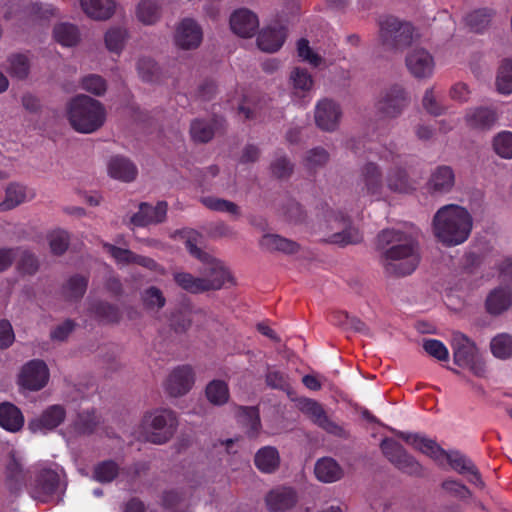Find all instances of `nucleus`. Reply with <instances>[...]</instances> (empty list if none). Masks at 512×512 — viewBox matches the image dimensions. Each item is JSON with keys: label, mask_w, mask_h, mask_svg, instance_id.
<instances>
[{"label": "nucleus", "mask_w": 512, "mask_h": 512, "mask_svg": "<svg viewBox=\"0 0 512 512\" xmlns=\"http://www.w3.org/2000/svg\"><path fill=\"white\" fill-rule=\"evenodd\" d=\"M377 248L382 251L383 266L388 274L406 276L414 272L419 264L417 242L403 230H382L377 236Z\"/></svg>", "instance_id": "obj_1"}, {"label": "nucleus", "mask_w": 512, "mask_h": 512, "mask_svg": "<svg viewBox=\"0 0 512 512\" xmlns=\"http://www.w3.org/2000/svg\"><path fill=\"white\" fill-rule=\"evenodd\" d=\"M473 219L467 209L456 204L441 207L432 220L435 238L446 247L464 243L470 236Z\"/></svg>", "instance_id": "obj_2"}, {"label": "nucleus", "mask_w": 512, "mask_h": 512, "mask_svg": "<svg viewBox=\"0 0 512 512\" xmlns=\"http://www.w3.org/2000/svg\"><path fill=\"white\" fill-rule=\"evenodd\" d=\"M66 115L71 127L84 134L97 131L106 120V110L102 103L87 95L72 98L66 106Z\"/></svg>", "instance_id": "obj_3"}, {"label": "nucleus", "mask_w": 512, "mask_h": 512, "mask_svg": "<svg viewBox=\"0 0 512 512\" xmlns=\"http://www.w3.org/2000/svg\"><path fill=\"white\" fill-rule=\"evenodd\" d=\"M379 39L385 49L402 51L414 41V27L394 16H385L379 20Z\"/></svg>", "instance_id": "obj_4"}, {"label": "nucleus", "mask_w": 512, "mask_h": 512, "mask_svg": "<svg viewBox=\"0 0 512 512\" xmlns=\"http://www.w3.org/2000/svg\"><path fill=\"white\" fill-rule=\"evenodd\" d=\"M175 413L169 409H157L147 413L142 421L145 439L153 444H164L174 435L177 428Z\"/></svg>", "instance_id": "obj_5"}, {"label": "nucleus", "mask_w": 512, "mask_h": 512, "mask_svg": "<svg viewBox=\"0 0 512 512\" xmlns=\"http://www.w3.org/2000/svg\"><path fill=\"white\" fill-rule=\"evenodd\" d=\"M196 236L197 234L193 233V236H190L186 240V249L193 257L199 259L201 262L204 263L205 268L202 270V279L209 285H215V287H209L207 291L219 290L224 286V284L227 281L230 280V273L221 261L213 258L212 256H210L209 254H207L206 252L202 251L200 248L197 247L195 243Z\"/></svg>", "instance_id": "obj_6"}, {"label": "nucleus", "mask_w": 512, "mask_h": 512, "mask_svg": "<svg viewBox=\"0 0 512 512\" xmlns=\"http://www.w3.org/2000/svg\"><path fill=\"white\" fill-rule=\"evenodd\" d=\"M385 457L400 471L412 475L422 476V465L403 446L393 439L385 438L380 444Z\"/></svg>", "instance_id": "obj_7"}, {"label": "nucleus", "mask_w": 512, "mask_h": 512, "mask_svg": "<svg viewBox=\"0 0 512 512\" xmlns=\"http://www.w3.org/2000/svg\"><path fill=\"white\" fill-rule=\"evenodd\" d=\"M381 158L393 163L385 177V192L389 191L396 194L412 193L416 189L415 182L408 175L406 169L398 165L399 155L389 151L381 155Z\"/></svg>", "instance_id": "obj_8"}, {"label": "nucleus", "mask_w": 512, "mask_h": 512, "mask_svg": "<svg viewBox=\"0 0 512 512\" xmlns=\"http://www.w3.org/2000/svg\"><path fill=\"white\" fill-rule=\"evenodd\" d=\"M60 486V474L56 470L43 468L30 483L29 494L33 499L46 503L59 491Z\"/></svg>", "instance_id": "obj_9"}, {"label": "nucleus", "mask_w": 512, "mask_h": 512, "mask_svg": "<svg viewBox=\"0 0 512 512\" xmlns=\"http://www.w3.org/2000/svg\"><path fill=\"white\" fill-rule=\"evenodd\" d=\"M331 230L334 232L329 236V242L346 246L360 243L363 239L360 231L350 224V220L342 212H331L327 216Z\"/></svg>", "instance_id": "obj_10"}, {"label": "nucleus", "mask_w": 512, "mask_h": 512, "mask_svg": "<svg viewBox=\"0 0 512 512\" xmlns=\"http://www.w3.org/2000/svg\"><path fill=\"white\" fill-rule=\"evenodd\" d=\"M358 186L363 195L374 200L385 198V181L380 167L374 162L364 164L359 173Z\"/></svg>", "instance_id": "obj_11"}, {"label": "nucleus", "mask_w": 512, "mask_h": 512, "mask_svg": "<svg viewBox=\"0 0 512 512\" xmlns=\"http://www.w3.org/2000/svg\"><path fill=\"white\" fill-rule=\"evenodd\" d=\"M408 102L405 90L399 85H394L381 92L375 108L380 116L395 118L402 113Z\"/></svg>", "instance_id": "obj_12"}, {"label": "nucleus", "mask_w": 512, "mask_h": 512, "mask_svg": "<svg viewBox=\"0 0 512 512\" xmlns=\"http://www.w3.org/2000/svg\"><path fill=\"white\" fill-rule=\"evenodd\" d=\"M300 410L325 432L340 438H347L349 436L343 426L334 422L327 416L322 405L317 401L312 399L300 401Z\"/></svg>", "instance_id": "obj_13"}, {"label": "nucleus", "mask_w": 512, "mask_h": 512, "mask_svg": "<svg viewBox=\"0 0 512 512\" xmlns=\"http://www.w3.org/2000/svg\"><path fill=\"white\" fill-rule=\"evenodd\" d=\"M194 382L193 369L189 365H181L169 373L164 382V389L171 397H181L192 389Z\"/></svg>", "instance_id": "obj_14"}, {"label": "nucleus", "mask_w": 512, "mask_h": 512, "mask_svg": "<svg viewBox=\"0 0 512 512\" xmlns=\"http://www.w3.org/2000/svg\"><path fill=\"white\" fill-rule=\"evenodd\" d=\"M49 370L42 360H31L25 364L19 374L18 383L21 387L38 391L48 382Z\"/></svg>", "instance_id": "obj_15"}, {"label": "nucleus", "mask_w": 512, "mask_h": 512, "mask_svg": "<svg viewBox=\"0 0 512 512\" xmlns=\"http://www.w3.org/2000/svg\"><path fill=\"white\" fill-rule=\"evenodd\" d=\"M203 38L201 27L190 18L183 19L176 27L174 42L177 47L190 50L197 48Z\"/></svg>", "instance_id": "obj_16"}, {"label": "nucleus", "mask_w": 512, "mask_h": 512, "mask_svg": "<svg viewBox=\"0 0 512 512\" xmlns=\"http://www.w3.org/2000/svg\"><path fill=\"white\" fill-rule=\"evenodd\" d=\"M167 210L166 201H159L155 206L143 202L139 205V211L131 217L130 221L137 227L159 224L165 221Z\"/></svg>", "instance_id": "obj_17"}, {"label": "nucleus", "mask_w": 512, "mask_h": 512, "mask_svg": "<svg viewBox=\"0 0 512 512\" xmlns=\"http://www.w3.org/2000/svg\"><path fill=\"white\" fill-rule=\"evenodd\" d=\"M397 435L415 450L429 456L436 462L441 463L444 460L446 451L435 440L418 433L398 432Z\"/></svg>", "instance_id": "obj_18"}, {"label": "nucleus", "mask_w": 512, "mask_h": 512, "mask_svg": "<svg viewBox=\"0 0 512 512\" xmlns=\"http://www.w3.org/2000/svg\"><path fill=\"white\" fill-rule=\"evenodd\" d=\"M406 66L410 73L416 78H428L434 71V59L425 49H413L406 56Z\"/></svg>", "instance_id": "obj_19"}, {"label": "nucleus", "mask_w": 512, "mask_h": 512, "mask_svg": "<svg viewBox=\"0 0 512 512\" xmlns=\"http://www.w3.org/2000/svg\"><path fill=\"white\" fill-rule=\"evenodd\" d=\"M341 118L339 105L329 99L319 101L315 109L316 125L325 131H333L338 127Z\"/></svg>", "instance_id": "obj_20"}, {"label": "nucleus", "mask_w": 512, "mask_h": 512, "mask_svg": "<svg viewBox=\"0 0 512 512\" xmlns=\"http://www.w3.org/2000/svg\"><path fill=\"white\" fill-rule=\"evenodd\" d=\"M232 31L243 37H252L259 27L258 17L248 9L236 10L230 17Z\"/></svg>", "instance_id": "obj_21"}, {"label": "nucleus", "mask_w": 512, "mask_h": 512, "mask_svg": "<svg viewBox=\"0 0 512 512\" xmlns=\"http://www.w3.org/2000/svg\"><path fill=\"white\" fill-rule=\"evenodd\" d=\"M451 346L454 363L460 367L471 362L478 355L475 343L461 332L453 333Z\"/></svg>", "instance_id": "obj_22"}, {"label": "nucleus", "mask_w": 512, "mask_h": 512, "mask_svg": "<svg viewBox=\"0 0 512 512\" xmlns=\"http://www.w3.org/2000/svg\"><path fill=\"white\" fill-rule=\"evenodd\" d=\"M444 459L448 461L451 468L461 475H468L469 481L474 485H482L480 473L473 462L459 451H446Z\"/></svg>", "instance_id": "obj_23"}, {"label": "nucleus", "mask_w": 512, "mask_h": 512, "mask_svg": "<svg viewBox=\"0 0 512 512\" xmlns=\"http://www.w3.org/2000/svg\"><path fill=\"white\" fill-rule=\"evenodd\" d=\"M297 501V493L290 487H278L266 496V504L271 512H285L294 507Z\"/></svg>", "instance_id": "obj_24"}, {"label": "nucleus", "mask_w": 512, "mask_h": 512, "mask_svg": "<svg viewBox=\"0 0 512 512\" xmlns=\"http://www.w3.org/2000/svg\"><path fill=\"white\" fill-rule=\"evenodd\" d=\"M455 184V175L451 167L443 165L433 170L427 182V189L431 193H448Z\"/></svg>", "instance_id": "obj_25"}, {"label": "nucleus", "mask_w": 512, "mask_h": 512, "mask_svg": "<svg viewBox=\"0 0 512 512\" xmlns=\"http://www.w3.org/2000/svg\"><path fill=\"white\" fill-rule=\"evenodd\" d=\"M467 124L474 129L489 130L497 122L498 115L495 110L487 107L471 109L465 116Z\"/></svg>", "instance_id": "obj_26"}, {"label": "nucleus", "mask_w": 512, "mask_h": 512, "mask_svg": "<svg viewBox=\"0 0 512 512\" xmlns=\"http://www.w3.org/2000/svg\"><path fill=\"white\" fill-rule=\"evenodd\" d=\"M24 425L21 410L10 402L0 404V426L8 432H18Z\"/></svg>", "instance_id": "obj_27"}, {"label": "nucleus", "mask_w": 512, "mask_h": 512, "mask_svg": "<svg viewBox=\"0 0 512 512\" xmlns=\"http://www.w3.org/2000/svg\"><path fill=\"white\" fill-rule=\"evenodd\" d=\"M285 38L286 33L282 26L269 27L260 32L257 38V45L262 51L272 53L282 47Z\"/></svg>", "instance_id": "obj_28"}, {"label": "nucleus", "mask_w": 512, "mask_h": 512, "mask_svg": "<svg viewBox=\"0 0 512 512\" xmlns=\"http://www.w3.org/2000/svg\"><path fill=\"white\" fill-rule=\"evenodd\" d=\"M512 305V292L508 288L499 287L492 290L485 302L489 314L497 316L505 312Z\"/></svg>", "instance_id": "obj_29"}, {"label": "nucleus", "mask_w": 512, "mask_h": 512, "mask_svg": "<svg viewBox=\"0 0 512 512\" xmlns=\"http://www.w3.org/2000/svg\"><path fill=\"white\" fill-rule=\"evenodd\" d=\"M254 464L262 473H274L280 466L278 450L273 446L260 448L255 454Z\"/></svg>", "instance_id": "obj_30"}, {"label": "nucleus", "mask_w": 512, "mask_h": 512, "mask_svg": "<svg viewBox=\"0 0 512 512\" xmlns=\"http://www.w3.org/2000/svg\"><path fill=\"white\" fill-rule=\"evenodd\" d=\"M316 478L323 483H333L340 480L343 470L340 465L330 457L319 459L314 468Z\"/></svg>", "instance_id": "obj_31"}, {"label": "nucleus", "mask_w": 512, "mask_h": 512, "mask_svg": "<svg viewBox=\"0 0 512 512\" xmlns=\"http://www.w3.org/2000/svg\"><path fill=\"white\" fill-rule=\"evenodd\" d=\"M108 172L112 178L124 182H130L135 179L137 175V168L127 158L114 156L108 163Z\"/></svg>", "instance_id": "obj_32"}, {"label": "nucleus", "mask_w": 512, "mask_h": 512, "mask_svg": "<svg viewBox=\"0 0 512 512\" xmlns=\"http://www.w3.org/2000/svg\"><path fill=\"white\" fill-rule=\"evenodd\" d=\"M84 13L95 20L109 19L115 10L113 0H80Z\"/></svg>", "instance_id": "obj_33"}, {"label": "nucleus", "mask_w": 512, "mask_h": 512, "mask_svg": "<svg viewBox=\"0 0 512 512\" xmlns=\"http://www.w3.org/2000/svg\"><path fill=\"white\" fill-rule=\"evenodd\" d=\"M65 418V410L60 405H53L47 408L41 417L30 424L31 429L36 432L38 430H52L59 426Z\"/></svg>", "instance_id": "obj_34"}, {"label": "nucleus", "mask_w": 512, "mask_h": 512, "mask_svg": "<svg viewBox=\"0 0 512 512\" xmlns=\"http://www.w3.org/2000/svg\"><path fill=\"white\" fill-rule=\"evenodd\" d=\"M173 279L180 288L192 294L203 293L209 287H215L204 282L202 277H195L187 272H176L173 274Z\"/></svg>", "instance_id": "obj_35"}, {"label": "nucleus", "mask_w": 512, "mask_h": 512, "mask_svg": "<svg viewBox=\"0 0 512 512\" xmlns=\"http://www.w3.org/2000/svg\"><path fill=\"white\" fill-rule=\"evenodd\" d=\"M6 72L13 78L26 79L30 72V60L26 54H11L6 61Z\"/></svg>", "instance_id": "obj_36"}, {"label": "nucleus", "mask_w": 512, "mask_h": 512, "mask_svg": "<svg viewBox=\"0 0 512 512\" xmlns=\"http://www.w3.org/2000/svg\"><path fill=\"white\" fill-rule=\"evenodd\" d=\"M238 421L246 428V432L250 437L256 436L261 428L259 411L255 407H238Z\"/></svg>", "instance_id": "obj_37"}, {"label": "nucleus", "mask_w": 512, "mask_h": 512, "mask_svg": "<svg viewBox=\"0 0 512 512\" xmlns=\"http://www.w3.org/2000/svg\"><path fill=\"white\" fill-rule=\"evenodd\" d=\"M260 246L268 251H280L284 253H295L298 244L276 234H266L260 240Z\"/></svg>", "instance_id": "obj_38"}, {"label": "nucleus", "mask_w": 512, "mask_h": 512, "mask_svg": "<svg viewBox=\"0 0 512 512\" xmlns=\"http://www.w3.org/2000/svg\"><path fill=\"white\" fill-rule=\"evenodd\" d=\"M26 201V188L23 185L12 183L5 190V198L0 202V211L12 210Z\"/></svg>", "instance_id": "obj_39"}, {"label": "nucleus", "mask_w": 512, "mask_h": 512, "mask_svg": "<svg viewBox=\"0 0 512 512\" xmlns=\"http://www.w3.org/2000/svg\"><path fill=\"white\" fill-rule=\"evenodd\" d=\"M208 401L215 406L226 404L230 398L228 384L223 380H212L205 390Z\"/></svg>", "instance_id": "obj_40"}, {"label": "nucleus", "mask_w": 512, "mask_h": 512, "mask_svg": "<svg viewBox=\"0 0 512 512\" xmlns=\"http://www.w3.org/2000/svg\"><path fill=\"white\" fill-rule=\"evenodd\" d=\"M137 19L144 25H153L161 17V7L153 0H143L136 8Z\"/></svg>", "instance_id": "obj_41"}, {"label": "nucleus", "mask_w": 512, "mask_h": 512, "mask_svg": "<svg viewBox=\"0 0 512 512\" xmlns=\"http://www.w3.org/2000/svg\"><path fill=\"white\" fill-rule=\"evenodd\" d=\"M493 15L494 12L491 9H477L465 17V22L472 31L481 33L490 26Z\"/></svg>", "instance_id": "obj_42"}, {"label": "nucleus", "mask_w": 512, "mask_h": 512, "mask_svg": "<svg viewBox=\"0 0 512 512\" xmlns=\"http://www.w3.org/2000/svg\"><path fill=\"white\" fill-rule=\"evenodd\" d=\"M55 40L62 46H75L80 40L78 28L69 23H60L53 30Z\"/></svg>", "instance_id": "obj_43"}, {"label": "nucleus", "mask_w": 512, "mask_h": 512, "mask_svg": "<svg viewBox=\"0 0 512 512\" xmlns=\"http://www.w3.org/2000/svg\"><path fill=\"white\" fill-rule=\"evenodd\" d=\"M200 202L207 209L212 211L228 213L236 217L241 215L240 207L236 203L226 199L215 196H205L200 199Z\"/></svg>", "instance_id": "obj_44"}, {"label": "nucleus", "mask_w": 512, "mask_h": 512, "mask_svg": "<svg viewBox=\"0 0 512 512\" xmlns=\"http://www.w3.org/2000/svg\"><path fill=\"white\" fill-rule=\"evenodd\" d=\"M490 349L498 359H509L512 357V335L508 333H500L492 338Z\"/></svg>", "instance_id": "obj_45"}, {"label": "nucleus", "mask_w": 512, "mask_h": 512, "mask_svg": "<svg viewBox=\"0 0 512 512\" xmlns=\"http://www.w3.org/2000/svg\"><path fill=\"white\" fill-rule=\"evenodd\" d=\"M497 91L504 95L512 93V60L504 59L497 72L496 76Z\"/></svg>", "instance_id": "obj_46"}, {"label": "nucleus", "mask_w": 512, "mask_h": 512, "mask_svg": "<svg viewBox=\"0 0 512 512\" xmlns=\"http://www.w3.org/2000/svg\"><path fill=\"white\" fill-rule=\"evenodd\" d=\"M90 311L99 321L105 323H117L120 320L117 307L106 302L93 303Z\"/></svg>", "instance_id": "obj_47"}, {"label": "nucleus", "mask_w": 512, "mask_h": 512, "mask_svg": "<svg viewBox=\"0 0 512 512\" xmlns=\"http://www.w3.org/2000/svg\"><path fill=\"white\" fill-rule=\"evenodd\" d=\"M88 279L84 276L75 275L68 279L63 286V294L69 300H77L86 292Z\"/></svg>", "instance_id": "obj_48"}, {"label": "nucleus", "mask_w": 512, "mask_h": 512, "mask_svg": "<svg viewBox=\"0 0 512 512\" xmlns=\"http://www.w3.org/2000/svg\"><path fill=\"white\" fill-rule=\"evenodd\" d=\"M127 38L126 30L120 27L110 28L105 33V45L106 48L113 53L119 54L123 47L125 40Z\"/></svg>", "instance_id": "obj_49"}, {"label": "nucleus", "mask_w": 512, "mask_h": 512, "mask_svg": "<svg viewBox=\"0 0 512 512\" xmlns=\"http://www.w3.org/2000/svg\"><path fill=\"white\" fill-rule=\"evenodd\" d=\"M118 473L119 467L117 463L112 460L103 461L94 468V478L101 483L113 481Z\"/></svg>", "instance_id": "obj_50"}, {"label": "nucleus", "mask_w": 512, "mask_h": 512, "mask_svg": "<svg viewBox=\"0 0 512 512\" xmlns=\"http://www.w3.org/2000/svg\"><path fill=\"white\" fill-rule=\"evenodd\" d=\"M190 134L195 142L206 143L213 138L214 129L206 121L194 120L190 126Z\"/></svg>", "instance_id": "obj_51"}, {"label": "nucleus", "mask_w": 512, "mask_h": 512, "mask_svg": "<svg viewBox=\"0 0 512 512\" xmlns=\"http://www.w3.org/2000/svg\"><path fill=\"white\" fill-rule=\"evenodd\" d=\"M290 80L293 84L295 93L310 91L313 87L312 76L307 70L302 68H295L290 75Z\"/></svg>", "instance_id": "obj_52"}, {"label": "nucleus", "mask_w": 512, "mask_h": 512, "mask_svg": "<svg viewBox=\"0 0 512 512\" xmlns=\"http://www.w3.org/2000/svg\"><path fill=\"white\" fill-rule=\"evenodd\" d=\"M143 305L148 309H161L166 304V299L162 293V291L155 287L151 286L145 289L141 296Z\"/></svg>", "instance_id": "obj_53"}, {"label": "nucleus", "mask_w": 512, "mask_h": 512, "mask_svg": "<svg viewBox=\"0 0 512 512\" xmlns=\"http://www.w3.org/2000/svg\"><path fill=\"white\" fill-rule=\"evenodd\" d=\"M495 152L502 158H512V132L499 133L493 142Z\"/></svg>", "instance_id": "obj_54"}, {"label": "nucleus", "mask_w": 512, "mask_h": 512, "mask_svg": "<svg viewBox=\"0 0 512 512\" xmlns=\"http://www.w3.org/2000/svg\"><path fill=\"white\" fill-rule=\"evenodd\" d=\"M51 252L55 255L63 254L69 245V235L64 230H55L48 235Z\"/></svg>", "instance_id": "obj_55"}, {"label": "nucleus", "mask_w": 512, "mask_h": 512, "mask_svg": "<svg viewBox=\"0 0 512 512\" xmlns=\"http://www.w3.org/2000/svg\"><path fill=\"white\" fill-rule=\"evenodd\" d=\"M103 248L111 255V257L119 264H132L135 262L136 253L129 249L117 247L113 244L104 242Z\"/></svg>", "instance_id": "obj_56"}, {"label": "nucleus", "mask_w": 512, "mask_h": 512, "mask_svg": "<svg viewBox=\"0 0 512 512\" xmlns=\"http://www.w3.org/2000/svg\"><path fill=\"white\" fill-rule=\"evenodd\" d=\"M424 351L438 361H447L449 359V351L446 346L437 339H425L423 341Z\"/></svg>", "instance_id": "obj_57"}, {"label": "nucleus", "mask_w": 512, "mask_h": 512, "mask_svg": "<svg viewBox=\"0 0 512 512\" xmlns=\"http://www.w3.org/2000/svg\"><path fill=\"white\" fill-rule=\"evenodd\" d=\"M81 87L87 92L100 96L106 92L107 84L100 75L91 74L82 79Z\"/></svg>", "instance_id": "obj_58"}, {"label": "nucleus", "mask_w": 512, "mask_h": 512, "mask_svg": "<svg viewBox=\"0 0 512 512\" xmlns=\"http://www.w3.org/2000/svg\"><path fill=\"white\" fill-rule=\"evenodd\" d=\"M193 311L189 307L180 309L172 314L171 324L178 332L188 330L192 324Z\"/></svg>", "instance_id": "obj_59"}, {"label": "nucleus", "mask_w": 512, "mask_h": 512, "mask_svg": "<svg viewBox=\"0 0 512 512\" xmlns=\"http://www.w3.org/2000/svg\"><path fill=\"white\" fill-rule=\"evenodd\" d=\"M18 249L17 257L19 256L18 267L22 273L32 275L37 272L39 263L37 258L27 250Z\"/></svg>", "instance_id": "obj_60"}, {"label": "nucleus", "mask_w": 512, "mask_h": 512, "mask_svg": "<svg viewBox=\"0 0 512 512\" xmlns=\"http://www.w3.org/2000/svg\"><path fill=\"white\" fill-rule=\"evenodd\" d=\"M298 56L314 67L322 63V57L315 53L309 46L308 40L302 38L297 43Z\"/></svg>", "instance_id": "obj_61"}, {"label": "nucleus", "mask_w": 512, "mask_h": 512, "mask_svg": "<svg viewBox=\"0 0 512 512\" xmlns=\"http://www.w3.org/2000/svg\"><path fill=\"white\" fill-rule=\"evenodd\" d=\"M139 76L143 81L152 82L158 74L157 64L150 58H141L137 63Z\"/></svg>", "instance_id": "obj_62"}, {"label": "nucleus", "mask_w": 512, "mask_h": 512, "mask_svg": "<svg viewBox=\"0 0 512 512\" xmlns=\"http://www.w3.org/2000/svg\"><path fill=\"white\" fill-rule=\"evenodd\" d=\"M328 159L329 155L325 149L314 148L307 153L304 164L308 169H316L317 167L325 165Z\"/></svg>", "instance_id": "obj_63"}, {"label": "nucleus", "mask_w": 512, "mask_h": 512, "mask_svg": "<svg viewBox=\"0 0 512 512\" xmlns=\"http://www.w3.org/2000/svg\"><path fill=\"white\" fill-rule=\"evenodd\" d=\"M442 488L453 497L461 500L471 496L470 490L464 484L453 479L443 481Z\"/></svg>", "instance_id": "obj_64"}]
</instances>
